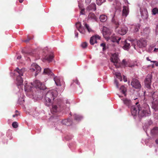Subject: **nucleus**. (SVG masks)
I'll use <instances>...</instances> for the list:
<instances>
[{
	"label": "nucleus",
	"mask_w": 158,
	"mask_h": 158,
	"mask_svg": "<svg viewBox=\"0 0 158 158\" xmlns=\"http://www.w3.org/2000/svg\"><path fill=\"white\" fill-rule=\"evenodd\" d=\"M114 83L115 84L116 87L118 88L119 87L118 83L116 80H115L114 81Z\"/></svg>",
	"instance_id": "42"
},
{
	"label": "nucleus",
	"mask_w": 158,
	"mask_h": 158,
	"mask_svg": "<svg viewBox=\"0 0 158 158\" xmlns=\"http://www.w3.org/2000/svg\"><path fill=\"white\" fill-rule=\"evenodd\" d=\"M128 13V11L127 9H126V6H123V16L126 17Z\"/></svg>",
	"instance_id": "18"
},
{
	"label": "nucleus",
	"mask_w": 158,
	"mask_h": 158,
	"mask_svg": "<svg viewBox=\"0 0 158 158\" xmlns=\"http://www.w3.org/2000/svg\"><path fill=\"white\" fill-rule=\"evenodd\" d=\"M146 59L148 61H151L150 60L149 58L148 57H147Z\"/></svg>",
	"instance_id": "53"
},
{
	"label": "nucleus",
	"mask_w": 158,
	"mask_h": 158,
	"mask_svg": "<svg viewBox=\"0 0 158 158\" xmlns=\"http://www.w3.org/2000/svg\"><path fill=\"white\" fill-rule=\"evenodd\" d=\"M60 106L61 104L60 103H57V105L53 104L52 105V108L51 110L52 113L54 114V113L60 111Z\"/></svg>",
	"instance_id": "9"
},
{
	"label": "nucleus",
	"mask_w": 158,
	"mask_h": 158,
	"mask_svg": "<svg viewBox=\"0 0 158 158\" xmlns=\"http://www.w3.org/2000/svg\"><path fill=\"white\" fill-rule=\"evenodd\" d=\"M131 85L133 87L136 89L139 88L141 87V84L139 81L136 79H133L131 82Z\"/></svg>",
	"instance_id": "13"
},
{
	"label": "nucleus",
	"mask_w": 158,
	"mask_h": 158,
	"mask_svg": "<svg viewBox=\"0 0 158 158\" xmlns=\"http://www.w3.org/2000/svg\"><path fill=\"white\" fill-rule=\"evenodd\" d=\"M120 90L121 92L124 94L125 96L126 95V89L123 85H122L121 87Z\"/></svg>",
	"instance_id": "26"
},
{
	"label": "nucleus",
	"mask_w": 158,
	"mask_h": 158,
	"mask_svg": "<svg viewBox=\"0 0 158 158\" xmlns=\"http://www.w3.org/2000/svg\"><path fill=\"white\" fill-rule=\"evenodd\" d=\"M74 118L76 120H79L81 118V117L79 115H75L74 116Z\"/></svg>",
	"instance_id": "38"
},
{
	"label": "nucleus",
	"mask_w": 158,
	"mask_h": 158,
	"mask_svg": "<svg viewBox=\"0 0 158 158\" xmlns=\"http://www.w3.org/2000/svg\"><path fill=\"white\" fill-rule=\"evenodd\" d=\"M124 104L127 106L129 107L131 105V102L130 100L127 98L123 99Z\"/></svg>",
	"instance_id": "16"
},
{
	"label": "nucleus",
	"mask_w": 158,
	"mask_h": 158,
	"mask_svg": "<svg viewBox=\"0 0 158 158\" xmlns=\"http://www.w3.org/2000/svg\"><path fill=\"white\" fill-rule=\"evenodd\" d=\"M152 78V75L151 74H148L146 77L144 81L145 85L147 88L149 89L151 87V80Z\"/></svg>",
	"instance_id": "6"
},
{
	"label": "nucleus",
	"mask_w": 158,
	"mask_h": 158,
	"mask_svg": "<svg viewBox=\"0 0 158 158\" xmlns=\"http://www.w3.org/2000/svg\"><path fill=\"white\" fill-rule=\"evenodd\" d=\"M21 58V56L20 55V56H18L17 57V59H20Z\"/></svg>",
	"instance_id": "51"
},
{
	"label": "nucleus",
	"mask_w": 158,
	"mask_h": 158,
	"mask_svg": "<svg viewBox=\"0 0 158 158\" xmlns=\"http://www.w3.org/2000/svg\"><path fill=\"white\" fill-rule=\"evenodd\" d=\"M119 60L118 54L115 53L112 55L110 58V60L114 63V65L117 68H118L120 66L119 63H118Z\"/></svg>",
	"instance_id": "5"
},
{
	"label": "nucleus",
	"mask_w": 158,
	"mask_h": 158,
	"mask_svg": "<svg viewBox=\"0 0 158 158\" xmlns=\"http://www.w3.org/2000/svg\"><path fill=\"white\" fill-rule=\"evenodd\" d=\"M31 39V38L30 37H28L27 39L24 41L25 42H28Z\"/></svg>",
	"instance_id": "43"
},
{
	"label": "nucleus",
	"mask_w": 158,
	"mask_h": 158,
	"mask_svg": "<svg viewBox=\"0 0 158 158\" xmlns=\"http://www.w3.org/2000/svg\"><path fill=\"white\" fill-rule=\"evenodd\" d=\"M15 74L16 75H19L16 78L17 84V85H20L23 83V80L21 76H23V74L25 71L24 69H19L18 68L16 69L15 70Z\"/></svg>",
	"instance_id": "3"
},
{
	"label": "nucleus",
	"mask_w": 158,
	"mask_h": 158,
	"mask_svg": "<svg viewBox=\"0 0 158 158\" xmlns=\"http://www.w3.org/2000/svg\"><path fill=\"white\" fill-rule=\"evenodd\" d=\"M76 84H77L78 85H80V83L79 82V81H78L77 80V79H76L75 81H74Z\"/></svg>",
	"instance_id": "47"
},
{
	"label": "nucleus",
	"mask_w": 158,
	"mask_h": 158,
	"mask_svg": "<svg viewBox=\"0 0 158 158\" xmlns=\"http://www.w3.org/2000/svg\"><path fill=\"white\" fill-rule=\"evenodd\" d=\"M121 38H120V37L118 38H118H117V41L116 42L118 44L119 41L121 40Z\"/></svg>",
	"instance_id": "49"
},
{
	"label": "nucleus",
	"mask_w": 158,
	"mask_h": 158,
	"mask_svg": "<svg viewBox=\"0 0 158 158\" xmlns=\"http://www.w3.org/2000/svg\"><path fill=\"white\" fill-rule=\"evenodd\" d=\"M137 46L140 48L145 47L147 45V41L145 39L142 38L137 42Z\"/></svg>",
	"instance_id": "7"
},
{
	"label": "nucleus",
	"mask_w": 158,
	"mask_h": 158,
	"mask_svg": "<svg viewBox=\"0 0 158 158\" xmlns=\"http://www.w3.org/2000/svg\"><path fill=\"white\" fill-rule=\"evenodd\" d=\"M57 95V91L54 90L48 91L46 94L45 98V104L48 106L52 103V100H53Z\"/></svg>",
	"instance_id": "2"
},
{
	"label": "nucleus",
	"mask_w": 158,
	"mask_h": 158,
	"mask_svg": "<svg viewBox=\"0 0 158 158\" xmlns=\"http://www.w3.org/2000/svg\"><path fill=\"white\" fill-rule=\"evenodd\" d=\"M155 142L156 144H158V139L156 140Z\"/></svg>",
	"instance_id": "55"
},
{
	"label": "nucleus",
	"mask_w": 158,
	"mask_h": 158,
	"mask_svg": "<svg viewBox=\"0 0 158 158\" xmlns=\"http://www.w3.org/2000/svg\"><path fill=\"white\" fill-rule=\"evenodd\" d=\"M91 0H85V3L87 4H89Z\"/></svg>",
	"instance_id": "46"
},
{
	"label": "nucleus",
	"mask_w": 158,
	"mask_h": 158,
	"mask_svg": "<svg viewBox=\"0 0 158 158\" xmlns=\"http://www.w3.org/2000/svg\"><path fill=\"white\" fill-rule=\"evenodd\" d=\"M105 0H96L97 4L98 5H101L102 4L105 2Z\"/></svg>",
	"instance_id": "34"
},
{
	"label": "nucleus",
	"mask_w": 158,
	"mask_h": 158,
	"mask_svg": "<svg viewBox=\"0 0 158 158\" xmlns=\"http://www.w3.org/2000/svg\"><path fill=\"white\" fill-rule=\"evenodd\" d=\"M152 97L154 100H156L158 98L157 94L156 92H154L152 94Z\"/></svg>",
	"instance_id": "32"
},
{
	"label": "nucleus",
	"mask_w": 158,
	"mask_h": 158,
	"mask_svg": "<svg viewBox=\"0 0 158 158\" xmlns=\"http://www.w3.org/2000/svg\"><path fill=\"white\" fill-rule=\"evenodd\" d=\"M34 86L36 88H39L40 89H46V87L39 80H36L34 82Z\"/></svg>",
	"instance_id": "8"
},
{
	"label": "nucleus",
	"mask_w": 158,
	"mask_h": 158,
	"mask_svg": "<svg viewBox=\"0 0 158 158\" xmlns=\"http://www.w3.org/2000/svg\"><path fill=\"white\" fill-rule=\"evenodd\" d=\"M44 73L45 74L50 75L51 76L53 75V73L51 72L50 70L48 68L45 69L44 70Z\"/></svg>",
	"instance_id": "19"
},
{
	"label": "nucleus",
	"mask_w": 158,
	"mask_h": 158,
	"mask_svg": "<svg viewBox=\"0 0 158 158\" xmlns=\"http://www.w3.org/2000/svg\"><path fill=\"white\" fill-rule=\"evenodd\" d=\"M85 11V9H83L81 10V11L80 12V14L82 15H84V12Z\"/></svg>",
	"instance_id": "44"
},
{
	"label": "nucleus",
	"mask_w": 158,
	"mask_h": 158,
	"mask_svg": "<svg viewBox=\"0 0 158 158\" xmlns=\"http://www.w3.org/2000/svg\"><path fill=\"white\" fill-rule=\"evenodd\" d=\"M138 102L135 103L136 105L131 106V112L132 114L135 116L137 114L139 117L148 116L150 114V111L148 105L144 104L142 107L137 105Z\"/></svg>",
	"instance_id": "1"
},
{
	"label": "nucleus",
	"mask_w": 158,
	"mask_h": 158,
	"mask_svg": "<svg viewBox=\"0 0 158 158\" xmlns=\"http://www.w3.org/2000/svg\"><path fill=\"white\" fill-rule=\"evenodd\" d=\"M22 52L23 53H26V54H27V55H31L32 54L31 53L25 52L23 50L22 51Z\"/></svg>",
	"instance_id": "45"
},
{
	"label": "nucleus",
	"mask_w": 158,
	"mask_h": 158,
	"mask_svg": "<svg viewBox=\"0 0 158 158\" xmlns=\"http://www.w3.org/2000/svg\"><path fill=\"white\" fill-rule=\"evenodd\" d=\"M101 38V37L98 35H95L93 36L90 38L89 43L91 45H93L95 43H97V40H100Z\"/></svg>",
	"instance_id": "12"
},
{
	"label": "nucleus",
	"mask_w": 158,
	"mask_h": 158,
	"mask_svg": "<svg viewBox=\"0 0 158 158\" xmlns=\"http://www.w3.org/2000/svg\"><path fill=\"white\" fill-rule=\"evenodd\" d=\"M100 46L103 47V50H105L106 49V44L105 43H103L100 44Z\"/></svg>",
	"instance_id": "39"
},
{
	"label": "nucleus",
	"mask_w": 158,
	"mask_h": 158,
	"mask_svg": "<svg viewBox=\"0 0 158 158\" xmlns=\"http://www.w3.org/2000/svg\"><path fill=\"white\" fill-rule=\"evenodd\" d=\"M140 27V25L139 24H136L134 26V31L135 32H138L139 30Z\"/></svg>",
	"instance_id": "29"
},
{
	"label": "nucleus",
	"mask_w": 158,
	"mask_h": 158,
	"mask_svg": "<svg viewBox=\"0 0 158 158\" xmlns=\"http://www.w3.org/2000/svg\"><path fill=\"white\" fill-rule=\"evenodd\" d=\"M111 33L110 30L106 27H104L102 30V34L105 38H108Z\"/></svg>",
	"instance_id": "11"
},
{
	"label": "nucleus",
	"mask_w": 158,
	"mask_h": 158,
	"mask_svg": "<svg viewBox=\"0 0 158 158\" xmlns=\"http://www.w3.org/2000/svg\"><path fill=\"white\" fill-rule=\"evenodd\" d=\"M153 65H152V67H153Z\"/></svg>",
	"instance_id": "63"
},
{
	"label": "nucleus",
	"mask_w": 158,
	"mask_h": 158,
	"mask_svg": "<svg viewBox=\"0 0 158 158\" xmlns=\"http://www.w3.org/2000/svg\"><path fill=\"white\" fill-rule=\"evenodd\" d=\"M156 29H158V24L157 25L156 27Z\"/></svg>",
	"instance_id": "59"
},
{
	"label": "nucleus",
	"mask_w": 158,
	"mask_h": 158,
	"mask_svg": "<svg viewBox=\"0 0 158 158\" xmlns=\"http://www.w3.org/2000/svg\"><path fill=\"white\" fill-rule=\"evenodd\" d=\"M119 97H121V96H119Z\"/></svg>",
	"instance_id": "62"
},
{
	"label": "nucleus",
	"mask_w": 158,
	"mask_h": 158,
	"mask_svg": "<svg viewBox=\"0 0 158 158\" xmlns=\"http://www.w3.org/2000/svg\"><path fill=\"white\" fill-rule=\"evenodd\" d=\"M12 126L14 128H17L18 126V123L16 122H14L12 124Z\"/></svg>",
	"instance_id": "37"
},
{
	"label": "nucleus",
	"mask_w": 158,
	"mask_h": 158,
	"mask_svg": "<svg viewBox=\"0 0 158 158\" xmlns=\"http://www.w3.org/2000/svg\"><path fill=\"white\" fill-rule=\"evenodd\" d=\"M41 69V67L36 63H33L31 64L29 69V71L34 74L35 76H36L40 72Z\"/></svg>",
	"instance_id": "4"
},
{
	"label": "nucleus",
	"mask_w": 158,
	"mask_h": 158,
	"mask_svg": "<svg viewBox=\"0 0 158 158\" xmlns=\"http://www.w3.org/2000/svg\"><path fill=\"white\" fill-rule=\"evenodd\" d=\"M151 62H153L154 63H155L156 62L155 61H150Z\"/></svg>",
	"instance_id": "57"
},
{
	"label": "nucleus",
	"mask_w": 158,
	"mask_h": 158,
	"mask_svg": "<svg viewBox=\"0 0 158 158\" xmlns=\"http://www.w3.org/2000/svg\"><path fill=\"white\" fill-rule=\"evenodd\" d=\"M96 5L95 3H92L88 6L86 8L87 10L89 11L93 10L95 11L96 10Z\"/></svg>",
	"instance_id": "14"
},
{
	"label": "nucleus",
	"mask_w": 158,
	"mask_h": 158,
	"mask_svg": "<svg viewBox=\"0 0 158 158\" xmlns=\"http://www.w3.org/2000/svg\"><path fill=\"white\" fill-rule=\"evenodd\" d=\"M62 123L63 124L69 126L72 124V121L70 119H64L62 121Z\"/></svg>",
	"instance_id": "15"
},
{
	"label": "nucleus",
	"mask_w": 158,
	"mask_h": 158,
	"mask_svg": "<svg viewBox=\"0 0 158 158\" xmlns=\"http://www.w3.org/2000/svg\"><path fill=\"white\" fill-rule=\"evenodd\" d=\"M116 31L118 33L122 35H123L125 34L127 32L128 29V28L124 26L121 27L119 29H116Z\"/></svg>",
	"instance_id": "10"
},
{
	"label": "nucleus",
	"mask_w": 158,
	"mask_h": 158,
	"mask_svg": "<svg viewBox=\"0 0 158 158\" xmlns=\"http://www.w3.org/2000/svg\"><path fill=\"white\" fill-rule=\"evenodd\" d=\"M151 133L154 135L158 134V127H156L154 128L151 131Z\"/></svg>",
	"instance_id": "24"
},
{
	"label": "nucleus",
	"mask_w": 158,
	"mask_h": 158,
	"mask_svg": "<svg viewBox=\"0 0 158 158\" xmlns=\"http://www.w3.org/2000/svg\"><path fill=\"white\" fill-rule=\"evenodd\" d=\"M53 58V56L52 55H50L46 56L44 58V59L48 62H50L52 61Z\"/></svg>",
	"instance_id": "23"
},
{
	"label": "nucleus",
	"mask_w": 158,
	"mask_h": 158,
	"mask_svg": "<svg viewBox=\"0 0 158 158\" xmlns=\"http://www.w3.org/2000/svg\"><path fill=\"white\" fill-rule=\"evenodd\" d=\"M88 46V44L86 42H84L81 43V46L83 48H86Z\"/></svg>",
	"instance_id": "33"
},
{
	"label": "nucleus",
	"mask_w": 158,
	"mask_h": 158,
	"mask_svg": "<svg viewBox=\"0 0 158 158\" xmlns=\"http://www.w3.org/2000/svg\"><path fill=\"white\" fill-rule=\"evenodd\" d=\"M85 26L87 30L89 32H91L93 31L92 29L86 23H85Z\"/></svg>",
	"instance_id": "30"
},
{
	"label": "nucleus",
	"mask_w": 158,
	"mask_h": 158,
	"mask_svg": "<svg viewBox=\"0 0 158 158\" xmlns=\"http://www.w3.org/2000/svg\"><path fill=\"white\" fill-rule=\"evenodd\" d=\"M124 46H123V48L127 50L128 49L130 46V43H127L126 40H125L124 42Z\"/></svg>",
	"instance_id": "21"
},
{
	"label": "nucleus",
	"mask_w": 158,
	"mask_h": 158,
	"mask_svg": "<svg viewBox=\"0 0 158 158\" xmlns=\"http://www.w3.org/2000/svg\"><path fill=\"white\" fill-rule=\"evenodd\" d=\"M157 50V51H158V48H155L154 50V51H156V50Z\"/></svg>",
	"instance_id": "58"
},
{
	"label": "nucleus",
	"mask_w": 158,
	"mask_h": 158,
	"mask_svg": "<svg viewBox=\"0 0 158 158\" xmlns=\"http://www.w3.org/2000/svg\"><path fill=\"white\" fill-rule=\"evenodd\" d=\"M15 112H18V111L17 110H16Z\"/></svg>",
	"instance_id": "61"
},
{
	"label": "nucleus",
	"mask_w": 158,
	"mask_h": 158,
	"mask_svg": "<svg viewBox=\"0 0 158 158\" xmlns=\"http://www.w3.org/2000/svg\"><path fill=\"white\" fill-rule=\"evenodd\" d=\"M32 87L29 86L27 84L24 85V89L25 91L29 92L31 90Z\"/></svg>",
	"instance_id": "27"
},
{
	"label": "nucleus",
	"mask_w": 158,
	"mask_h": 158,
	"mask_svg": "<svg viewBox=\"0 0 158 158\" xmlns=\"http://www.w3.org/2000/svg\"><path fill=\"white\" fill-rule=\"evenodd\" d=\"M76 27L77 30L81 28V25L80 22H78L76 23Z\"/></svg>",
	"instance_id": "35"
},
{
	"label": "nucleus",
	"mask_w": 158,
	"mask_h": 158,
	"mask_svg": "<svg viewBox=\"0 0 158 158\" xmlns=\"http://www.w3.org/2000/svg\"><path fill=\"white\" fill-rule=\"evenodd\" d=\"M155 65H156V66H158V62H157L156 61V62Z\"/></svg>",
	"instance_id": "54"
},
{
	"label": "nucleus",
	"mask_w": 158,
	"mask_h": 158,
	"mask_svg": "<svg viewBox=\"0 0 158 158\" xmlns=\"http://www.w3.org/2000/svg\"><path fill=\"white\" fill-rule=\"evenodd\" d=\"M18 115H19L18 114L16 113L15 114L13 115V117L14 118V117H17V116Z\"/></svg>",
	"instance_id": "50"
},
{
	"label": "nucleus",
	"mask_w": 158,
	"mask_h": 158,
	"mask_svg": "<svg viewBox=\"0 0 158 158\" xmlns=\"http://www.w3.org/2000/svg\"><path fill=\"white\" fill-rule=\"evenodd\" d=\"M122 64L124 66L126 67L127 66V62L125 59L123 60L122 61Z\"/></svg>",
	"instance_id": "41"
},
{
	"label": "nucleus",
	"mask_w": 158,
	"mask_h": 158,
	"mask_svg": "<svg viewBox=\"0 0 158 158\" xmlns=\"http://www.w3.org/2000/svg\"><path fill=\"white\" fill-rule=\"evenodd\" d=\"M118 38V37H116L114 35H113L111 37V40L113 42H116L117 41V38Z\"/></svg>",
	"instance_id": "28"
},
{
	"label": "nucleus",
	"mask_w": 158,
	"mask_h": 158,
	"mask_svg": "<svg viewBox=\"0 0 158 158\" xmlns=\"http://www.w3.org/2000/svg\"><path fill=\"white\" fill-rule=\"evenodd\" d=\"M115 75L116 77L120 80V81H122V79L121 77V73H115Z\"/></svg>",
	"instance_id": "31"
},
{
	"label": "nucleus",
	"mask_w": 158,
	"mask_h": 158,
	"mask_svg": "<svg viewBox=\"0 0 158 158\" xmlns=\"http://www.w3.org/2000/svg\"><path fill=\"white\" fill-rule=\"evenodd\" d=\"M123 80L125 82L127 81V79L124 76H123Z\"/></svg>",
	"instance_id": "48"
},
{
	"label": "nucleus",
	"mask_w": 158,
	"mask_h": 158,
	"mask_svg": "<svg viewBox=\"0 0 158 158\" xmlns=\"http://www.w3.org/2000/svg\"><path fill=\"white\" fill-rule=\"evenodd\" d=\"M88 19H93L95 21L97 20V18L95 14L92 12L90 13L88 17Z\"/></svg>",
	"instance_id": "17"
},
{
	"label": "nucleus",
	"mask_w": 158,
	"mask_h": 158,
	"mask_svg": "<svg viewBox=\"0 0 158 158\" xmlns=\"http://www.w3.org/2000/svg\"><path fill=\"white\" fill-rule=\"evenodd\" d=\"M100 20L102 22H106L107 19V17L105 15H102L100 17Z\"/></svg>",
	"instance_id": "20"
},
{
	"label": "nucleus",
	"mask_w": 158,
	"mask_h": 158,
	"mask_svg": "<svg viewBox=\"0 0 158 158\" xmlns=\"http://www.w3.org/2000/svg\"><path fill=\"white\" fill-rule=\"evenodd\" d=\"M112 21L113 23L116 25V29H117L119 25L118 21L115 19L114 18H113Z\"/></svg>",
	"instance_id": "22"
},
{
	"label": "nucleus",
	"mask_w": 158,
	"mask_h": 158,
	"mask_svg": "<svg viewBox=\"0 0 158 158\" xmlns=\"http://www.w3.org/2000/svg\"><path fill=\"white\" fill-rule=\"evenodd\" d=\"M75 36L76 37H78V33L77 32H75Z\"/></svg>",
	"instance_id": "52"
},
{
	"label": "nucleus",
	"mask_w": 158,
	"mask_h": 158,
	"mask_svg": "<svg viewBox=\"0 0 158 158\" xmlns=\"http://www.w3.org/2000/svg\"><path fill=\"white\" fill-rule=\"evenodd\" d=\"M19 0V2L20 3H22L23 2V1L24 0Z\"/></svg>",
	"instance_id": "56"
},
{
	"label": "nucleus",
	"mask_w": 158,
	"mask_h": 158,
	"mask_svg": "<svg viewBox=\"0 0 158 158\" xmlns=\"http://www.w3.org/2000/svg\"><path fill=\"white\" fill-rule=\"evenodd\" d=\"M78 31L81 33L84 34L85 32V31L84 29L82 28H81L80 29H79L78 30Z\"/></svg>",
	"instance_id": "40"
},
{
	"label": "nucleus",
	"mask_w": 158,
	"mask_h": 158,
	"mask_svg": "<svg viewBox=\"0 0 158 158\" xmlns=\"http://www.w3.org/2000/svg\"><path fill=\"white\" fill-rule=\"evenodd\" d=\"M152 12L153 14L155 15L158 13V9L155 8L152 9Z\"/></svg>",
	"instance_id": "36"
},
{
	"label": "nucleus",
	"mask_w": 158,
	"mask_h": 158,
	"mask_svg": "<svg viewBox=\"0 0 158 158\" xmlns=\"http://www.w3.org/2000/svg\"><path fill=\"white\" fill-rule=\"evenodd\" d=\"M134 48H135V45L134 46Z\"/></svg>",
	"instance_id": "60"
},
{
	"label": "nucleus",
	"mask_w": 158,
	"mask_h": 158,
	"mask_svg": "<svg viewBox=\"0 0 158 158\" xmlns=\"http://www.w3.org/2000/svg\"><path fill=\"white\" fill-rule=\"evenodd\" d=\"M54 80L55 81V83L57 85H60V83L59 78L57 77H55L54 78Z\"/></svg>",
	"instance_id": "25"
}]
</instances>
